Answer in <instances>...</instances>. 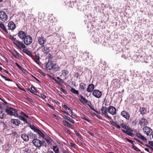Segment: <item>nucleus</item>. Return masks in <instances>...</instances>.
<instances>
[{
    "mask_svg": "<svg viewBox=\"0 0 153 153\" xmlns=\"http://www.w3.org/2000/svg\"><path fill=\"white\" fill-rule=\"evenodd\" d=\"M140 139L144 141H147V139L143 136H142V137Z\"/></svg>",
    "mask_w": 153,
    "mask_h": 153,
    "instance_id": "nucleus-60",
    "label": "nucleus"
},
{
    "mask_svg": "<svg viewBox=\"0 0 153 153\" xmlns=\"http://www.w3.org/2000/svg\"><path fill=\"white\" fill-rule=\"evenodd\" d=\"M70 6L71 7H73V6L74 5V3L73 2L72 3V2H71V1H70Z\"/></svg>",
    "mask_w": 153,
    "mask_h": 153,
    "instance_id": "nucleus-62",
    "label": "nucleus"
},
{
    "mask_svg": "<svg viewBox=\"0 0 153 153\" xmlns=\"http://www.w3.org/2000/svg\"><path fill=\"white\" fill-rule=\"evenodd\" d=\"M48 58L49 59H51L53 58V55L49 53L48 54Z\"/></svg>",
    "mask_w": 153,
    "mask_h": 153,
    "instance_id": "nucleus-59",
    "label": "nucleus"
},
{
    "mask_svg": "<svg viewBox=\"0 0 153 153\" xmlns=\"http://www.w3.org/2000/svg\"><path fill=\"white\" fill-rule=\"evenodd\" d=\"M74 132L77 135V136H78L80 138H82V136L81 135L79 134V133H78L76 131L74 130Z\"/></svg>",
    "mask_w": 153,
    "mask_h": 153,
    "instance_id": "nucleus-45",
    "label": "nucleus"
},
{
    "mask_svg": "<svg viewBox=\"0 0 153 153\" xmlns=\"http://www.w3.org/2000/svg\"><path fill=\"white\" fill-rule=\"evenodd\" d=\"M81 118H82V119H84L86 121L89 122L91 123V121L90 120H89L88 119L86 118L85 117V116L84 115H83L81 117Z\"/></svg>",
    "mask_w": 153,
    "mask_h": 153,
    "instance_id": "nucleus-41",
    "label": "nucleus"
},
{
    "mask_svg": "<svg viewBox=\"0 0 153 153\" xmlns=\"http://www.w3.org/2000/svg\"><path fill=\"white\" fill-rule=\"evenodd\" d=\"M0 18L3 21H5L7 19V16L6 13L4 11L0 12Z\"/></svg>",
    "mask_w": 153,
    "mask_h": 153,
    "instance_id": "nucleus-12",
    "label": "nucleus"
},
{
    "mask_svg": "<svg viewBox=\"0 0 153 153\" xmlns=\"http://www.w3.org/2000/svg\"><path fill=\"white\" fill-rule=\"evenodd\" d=\"M8 26L9 29H15V24L13 21H10L8 23Z\"/></svg>",
    "mask_w": 153,
    "mask_h": 153,
    "instance_id": "nucleus-17",
    "label": "nucleus"
},
{
    "mask_svg": "<svg viewBox=\"0 0 153 153\" xmlns=\"http://www.w3.org/2000/svg\"><path fill=\"white\" fill-rule=\"evenodd\" d=\"M69 73V71L67 70H64L62 71V74L66 78L67 75H68Z\"/></svg>",
    "mask_w": 153,
    "mask_h": 153,
    "instance_id": "nucleus-22",
    "label": "nucleus"
},
{
    "mask_svg": "<svg viewBox=\"0 0 153 153\" xmlns=\"http://www.w3.org/2000/svg\"><path fill=\"white\" fill-rule=\"evenodd\" d=\"M131 147L134 149L137 152H140V150L137 148L136 146L134 145H132L131 146Z\"/></svg>",
    "mask_w": 153,
    "mask_h": 153,
    "instance_id": "nucleus-42",
    "label": "nucleus"
},
{
    "mask_svg": "<svg viewBox=\"0 0 153 153\" xmlns=\"http://www.w3.org/2000/svg\"><path fill=\"white\" fill-rule=\"evenodd\" d=\"M149 144L152 146H153V142L152 141H149Z\"/></svg>",
    "mask_w": 153,
    "mask_h": 153,
    "instance_id": "nucleus-64",
    "label": "nucleus"
},
{
    "mask_svg": "<svg viewBox=\"0 0 153 153\" xmlns=\"http://www.w3.org/2000/svg\"><path fill=\"white\" fill-rule=\"evenodd\" d=\"M65 119L68 120L70 123L72 124H74V120H72L69 117L65 116Z\"/></svg>",
    "mask_w": 153,
    "mask_h": 153,
    "instance_id": "nucleus-35",
    "label": "nucleus"
},
{
    "mask_svg": "<svg viewBox=\"0 0 153 153\" xmlns=\"http://www.w3.org/2000/svg\"><path fill=\"white\" fill-rule=\"evenodd\" d=\"M139 111L141 114L143 115L146 113V110L144 107H140Z\"/></svg>",
    "mask_w": 153,
    "mask_h": 153,
    "instance_id": "nucleus-25",
    "label": "nucleus"
},
{
    "mask_svg": "<svg viewBox=\"0 0 153 153\" xmlns=\"http://www.w3.org/2000/svg\"><path fill=\"white\" fill-rule=\"evenodd\" d=\"M126 127V130H127L131 132H132L133 131L132 129L130 127H128V126H127Z\"/></svg>",
    "mask_w": 153,
    "mask_h": 153,
    "instance_id": "nucleus-53",
    "label": "nucleus"
},
{
    "mask_svg": "<svg viewBox=\"0 0 153 153\" xmlns=\"http://www.w3.org/2000/svg\"><path fill=\"white\" fill-rule=\"evenodd\" d=\"M29 135L31 139H35V138H36V136L35 134H34L33 133H30V134H29Z\"/></svg>",
    "mask_w": 153,
    "mask_h": 153,
    "instance_id": "nucleus-40",
    "label": "nucleus"
},
{
    "mask_svg": "<svg viewBox=\"0 0 153 153\" xmlns=\"http://www.w3.org/2000/svg\"><path fill=\"white\" fill-rule=\"evenodd\" d=\"M70 144L71 146L72 147H74L76 146V145L74 143H71Z\"/></svg>",
    "mask_w": 153,
    "mask_h": 153,
    "instance_id": "nucleus-63",
    "label": "nucleus"
},
{
    "mask_svg": "<svg viewBox=\"0 0 153 153\" xmlns=\"http://www.w3.org/2000/svg\"><path fill=\"white\" fill-rule=\"evenodd\" d=\"M49 37H50L51 39H53L52 42H58L59 40H60V37L59 36H57V35L55 36H49Z\"/></svg>",
    "mask_w": 153,
    "mask_h": 153,
    "instance_id": "nucleus-15",
    "label": "nucleus"
},
{
    "mask_svg": "<svg viewBox=\"0 0 153 153\" xmlns=\"http://www.w3.org/2000/svg\"><path fill=\"white\" fill-rule=\"evenodd\" d=\"M0 76H1L4 78L7 81H11V82H13V80L12 79H11L7 77L3 76V75L0 74Z\"/></svg>",
    "mask_w": 153,
    "mask_h": 153,
    "instance_id": "nucleus-36",
    "label": "nucleus"
},
{
    "mask_svg": "<svg viewBox=\"0 0 153 153\" xmlns=\"http://www.w3.org/2000/svg\"><path fill=\"white\" fill-rule=\"evenodd\" d=\"M63 129L64 130H65L66 132H67L68 134H69V135L71 134V132L70 131L68 130V129L66 127H64Z\"/></svg>",
    "mask_w": 153,
    "mask_h": 153,
    "instance_id": "nucleus-48",
    "label": "nucleus"
},
{
    "mask_svg": "<svg viewBox=\"0 0 153 153\" xmlns=\"http://www.w3.org/2000/svg\"><path fill=\"white\" fill-rule=\"evenodd\" d=\"M6 117V114L4 113L3 111H0V118L1 119H3L5 118Z\"/></svg>",
    "mask_w": 153,
    "mask_h": 153,
    "instance_id": "nucleus-30",
    "label": "nucleus"
},
{
    "mask_svg": "<svg viewBox=\"0 0 153 153\" xmlns=\"http://www.w3.org/2000/svg\"><path fill=\"white\" fill-rule=\"evenodd\" d=\"M31 89L34 91L35 92H37V90L35 89V87L31 86Z\"/></svg>",
    "mask_w": 153,
    "mask_h": 153,
    "instance_id": "nucleus-54",
    "label": "nucleus"
},
{
    "mask_svg": "<svg viewBox=\"0 0 153 153\" xmlns=\"http://www.w3.org/2000/svg\"><path fill=\"white\" fill-rule=\"evenodd\" d=\"M108 112L112 115L115 114L116 113V108L113 106H109L108 108Z\"/></svg>",
    "mask_w": 153,
    "mask_h": 153,
    "instance_id": "nucleus-10",
    "label": "nucleus"
},
{
    "mask_svg": "<svg viewBox=\"0 0 153 153\" xmlns=\"http://www.w3.org/2000/svg\"><path fill=\"white\" fill-rule=\"evenodd\" d=\"M22 51L30 56H32L31 52L27 49H24Z\"/></svg>",
    "mask_w": 153,
    "mask_h": 153,
    "instance_id": "nucleus-24",
    "label": "nucleus"
},
{
    "mask_svg": "<svg viewBox=\"0 0 153 153\" xmlns=\"http://www.w3.org/2000/svg\"><path fill=\"white\" fill-rule=\"evenodd\" d=\"M15 64L23 72L25 73L26 70H25L24 68L23 67H21L20 65L19 64H18L16 62Z\"/></svg>",
    "mask_w": 153,
    "mask_h": 153,
    "instance_id": "nucleus-28",
    "label": "nucleus"
},
{
    "mask_svg": "<svg viewBox=\"0 0 153 153\" xmlns=\"http://www.w3.org/2000/svg\"><path fill=\"white\" fill-rule=\"evenodd\" d=\"M110 122L112 125L116 127L117 128L120 129L121 128L120 126L119 125L117 124L114 121H110Z\"/></svg>",
    "mask_w": 153,
    "mask_h": 153,
    "instance_id": "nucleus-29",
    "label": "nucleus"
},
{
    "mask_svg": "<svg viewBox=\"0 0 153 153\" xmlns=\"http://www.w3.org/2000/svg\"><path fill=\"white\" fill-rule=\"evenodd\" d=\"M136 135L139 138L141 139L143 135L140 133H136Z\"/></svg>",
    "mask_w": 153,
    "mask_h": 153,
    "instance_id": "nucleus-52",
    "label": "nucleus"
},
{
    "mask_svg": "<svg viewBox=\"0 0 153 153\" xmlns=\"http://www.w3.org/2000/svg\"><path fill=\"white\" fill-rule=\"evenodd\" d=\"M38 43L41 47H43L44 46L45 43L46 42V39L43 37H39L37 38Z\"/></svg>",
    "mask_w": 153,
    "mask_h": 153,
    "instance_id": "nucleus-7",
    "label": "nucleus"
},
{
    "mask_svg": "<svg viewBox=\"0 0 153 153\" xmlns=\"http://www.w3.org/2000/svg\"><path fill=\"white\" fill-rule=\"evenodd\" d=\"M16 86H17V87H18V88L20 90H22V91H25L26 92V91L24 89V88H22L19 85L17 84H16Z\"/></svg>",
    "mask_w": 153,
    "mask_h": 153,
    "instance_id": "nucleus-47",
    "label": "nucleus"
},
{
    "mask_svg": "<svg viewBox=\"0 0 153 153\" xmlns=\"http://www.w3.org/2000/svg\"><path fill=\"white\" fill-rule=\"evenodd\" d=\"M143 130L144 133L147 136L151 135L153 133L152 129L148 126H144Z\"/></svg>",
    "mask_w": 153,
    "mask_h": 153,
    "instance_id": "nucleus-4",
    "label": "nucleus"
},
{
    "mask_svg": "<svg viewBox=\"0 0 153 153\" xmlns=\"http://www.w3.org/2000/svg\"><path fill=\"white\" fill-rule=\"evenodd\" d=\"M21 114L23 115L25 117L27 118H29V117L26 114H25L24 112H21Z\"/></svg>",
    "mask_w": 153,
    "mask_h": 153,
    "instance_id": "nucleus-51",
    "label": "nucleus"
},
{
    "mask_svg": "<svg viewBox=\"0 0 153 153\" xmlns=\"http://www.w3.org/2000/svg\"><path fill=\"white\" fill-rule=\"evenodd\" d=\"M32 143L36 147H39L41 146L42 144V142L37 138L33 140Z\"/></svg>",
    "mask_w": 153,
    "mask_h": 153,
    "instance_id": "nucleus-6",
    "label": "nucleus"
},
{
    "mask_svg": "<svg viewBox=\"0 0 153 153\" xmlns=\"http://www.w3.org/2000/svg\"><path fill=\"white\" fill-rule=\"evenodd\" d=\"M101 110L102 112V113L106 117L111 119V117H110L107 113V112H108V108L105 106H102L101 109Z\"/></svg>",
    "mask_w": 153,
    "mask_h": 153,
    "instance_id": "nucleus-5",
    "label": "nucleus"
},
{
    "mask_svg": "<svg viewBox=\"0 0 153 153\" xmlns=\"http://www.w3.org/2000/svg\"><path fill=\"white\" fill-rule=\"evenodd\" d=\"M43 48L42 50V51L44 52L45 51L49 50V47H48L46 45L43 47Z\"/></svg>",
    "mask_w": 153,
    "mask_h": 153,
    "instance_id": "nucleus-43",
    "label": "nucleus"
},
{
    "mask_svg": "<svg viewBox=\"0 0 153 153\" xmlns=\"http://www.w3.org/2000/svg\"><path fill=\"white\" fill-rule=\"evenodd\" d=\"M120 126L122 127H123V128H124L125 129H126V127L127 126L125 124L123 123H121Z\"/></svg>",
    "mask_w": 153,
    "mask_h": 153,
    "instance_id": "nucleus-44",
    "label": "nucleus"
},
{
    "mask_svg": "<svg viewBox=\"0 0 153 153\" xmlns=\"http://www.w3.org/2000/svg\"><path fill=\"white\" fill-rule=\"evenodd\" d=\"M9 38L12 40L14 41V42H16V41H18L16 40V39L13 37L12 36L10 35L9 36Z\"/></svg>",
    "mask_w": 153,
    "mask_h": 153,
    "instance_id": "nucleus-46",
    "label": "nucleus"
},
{
    "mask_svg": "<svg viewBox=\"0 0 153 153\" xmlns=\"http://www.w3.org/2000/svg\"><path fill=\"white\" fill-rule=\"evenodd\" d=\"M5 111L8 115H13L15 117H17L18 115L17 113V110L13 108H10L5 109Z\"/></svg>",
    "mask_w": 153,
    "mask_h": 153,
    "instance_id": "nucleus-2",
    "label": "nucleus"
},
{
    "mask_svg": "<svg viewBox=\"0 0 153 153\" xmlns=\"http://www.w3.org/2000/svg\"><path fill=\"white\" fill-rule=\"evenodd\" d=\"M79 87L80 91H83L85 88V84L81 82L79 84Z\"/></svg>",
    "mask_w": 153,
    "mask_h": 153,
    "instance_id": "nucleus-23",
    "label": "nucleus"
},
{
    "mask_svg": "<svg viewBox=\"0 0 153 153\" xmlns=\"http://www.w3.org/2000/svg\"><path fill=\"white\" fill-rule=\"evenodd\" d=\"M121 130L124 133H125L128 135L132 137L134 135V134L133 133L127 130H123V129H121Z\"/></svg>",
    "mask_w": 153,
    "mask_h": 153,
    "instance_id": "nucleus-26",
    "label": "nucleus"
},
{
    "mask_svg": "<svg viewBox=\"0 0 153 153\" xmlns=\"http://www.w3.org/2000/svg\"><path fill=\"white\" fill-rule=\"evenodd\" d=\"M126 139L129 142L131 143L133 145H134V144H136V142L134 141H133L132 140H130L127 138H126Z\"/></svg>",
    "mask_w": 153,
    "mask_h": 153,
    "instance_id": "nucleus-39",
    "label": "nucleus"
},
{
    "mask_svg": "<svg viewBox=\"0 0 153 153\" xmlns=\"http://www.w3.org/2000/svg\"><path fill=\"white\" fill-rule=\"evenodd\" d=\"M60 90L62 92L65 94H67V91H65L62 88H61Z\"/></svg>",
    "mask_w": 153,
    "mask_h": 153,
    "instance_id": "nucleus-49",
    "label": "nucleus"
},
{
    "mask_svg": "<svg viewBox=\"0 0 153 153\" xmlns=\"http://www.w3.org/2000/svg\"><path fill=\"white\" fill-rule=\"evenodd\" d=\"M54 81H55L59 85H60L61 83L63 84L64 82V81L62 79H60L59 81H58L56 79L54 80Z\"/></svg>",
    "mask_w": 153,
    "mask_h": 153,
    "instance_id": "nucleus-37",
    "label": "nucleus"
},
{
    "mask_svg": "<svg viewBox=\"0 0 153 153\" xmlns=\"http://www.w3.org/2000/svg\"><path fill=\"white\" fill-rule=\"evenodd\" d=\"M38 96L40 98H42L43 99H45L46 98V96L43 94H41L40 95V96Z\"/></svg>",
    "mask_w": 153,
    "mask_h": 153,
    "instance_id": "nucleus-50",
    "label": "nucleus"
},
{
    "mask_svg": "<svg viewBox=\"0 0 153 153\" xmlns=\"http://www.w3.org/2000/svg\"><path fill=\"white\" fill-rule=\"evenodd\" d=\"M53 149L55 153H59V150L57 146H53Z\"/></svg>",
    "mask_w": 153,
    "mask_h": 153,
    "instance_id": "nucleus-33",
    "label": "nucleus"
},
{
    "mask_svg": "<svg viewBox=\"0 0 153 153\" xmlns=\"http://www.w3.org/2000/svg\"><path fill=\"white\" fill-rule=\"evenodd\" d=\"M30 127L31 129L34 130L36 132L39 129L36 127H35L34 125H30Z\"/></svg>",
    "mask_w": 153,
    "mask_h": 153,
    "instance_id": "nucleus-34",
    "label": "nucleus"
},
{
    "mask_svg": "<svg viewBox=\"0 0 153 153\" xmlns=\"http://www.w3.org/2000/svg\"><path fill=\"white\" fill-rule=\"evenodd\" d=\"M28 91H30L31 93L32 94H34V95H37L36 94H35L32 91L30 90V88H27V89H26Z\"/></svg>",
    "mask_w": 153,
    "mask_h": 153,
    "instance_id": "nucleus-58",
    "label": "nucleus"
},
{
    "mask_svg": "<svg viewBox=\"0 0 153 153\" xmlns=\"http://www.w3.org/2000/svg\"><path fill=\"white\" fill-rule=\"evenodd\" d=\"M148 123L147 120L144 117L142 118L139 120V124L141 126H145L147 125Z\"/></svg>",
    "mask_w": 153,
    "mask_h": 153,
    "instance_id": "nucleus-8",
    "label": "nucleus"
},
{
    "mask_svg": "<svg viewBox=\"0 0 153 153\" xmlns=\"http://www.w3.org/2000/svg\"><path fill=\"white\" fill-rule=\"evenodd\" d=\"M39 72L42 74L43 76H46L45 74L42 71L40 70Z\"/></svg>",
    "mask_w": 153,
    "mask_h": 153,
    "instance_id": "nucleus-55",
    "label": "nucleus"
},
{
    "mask_svg": "<svg viewBox=\"0 0 153 153\" xmlns=\"http://www.w3.org/2000/svg\"><path fill=\"white\" fill-rule=\"evenodd\" d=\"M21 137L25 141H28L29 140L28 136L25 134H22Z\"/></svg>",
    "mask_w": 153,
    "mask_h": 153,
    "instance_id": "nucleus-19",
    "label": "nucleus"
},
{
    "mask_svg": "<svg viewBox=\"0 0 153 153\" xmlns=\"http://www.w3.org/2000/svg\"><path fill=\"white\" fill-rule=\"evenodd\" d=\"M62 123L64 126H67L69 128H70L72 126V125L70 123H68L66 121H63Z\"/></svg>",
    "mask_w": 153,
    "mask_h": 153,
    "instance_id": "nucleus-27",
    "label": "nucleus"
},
{
    "mask_svg": "<svg viewBox=\"0 0 153 153\" xmlns=\"http://www.w3.org/2000/svg\"><path fill=\"white\" fill-rule=\"evenodd\" d=\"M78 96L80 97L81 98V99H79V100L83 104H85L84 102L85 103H87L88 102V100L86 99L82 95H80Z\"/></svg>",
    "mask_w": 153,
    "mask_h": 153,
    "instance_id": "nucleus-18",
    "label": "nucleus"
},
{
    "mask_svg": "<svg viewBox=\"0 0 153 153\" xmlns=\"http://www.w3.org/2000/svg\"><path fill=\"white\" fill-rule=\"evenodd\" d=\"M45 67L47 70H51L53 69L55 71L59 70V66L54 63L53 61L48 60L45 65Z\"/></svg>",
    "mask_w": 153,
    "mask_h": 153,
    "instance_id": "nucleus-1",
    "label": "nucleus"
},
{
    "mask_svg": "<svg viewBox=\"0 0 153 153\" xmlns=\"http://www.w3.org/2000/svg\"><path fill=\"white\" fill-rule=\"evenodd\" d=\"M32 37L30 35L26 36L23 38L24 42L26 45H29L31 44L32 42Z\"/></svg>",
    "mask_w": 153,
    "mask_h": 153,
    "instance_id": "nucleus-3",
    "label": "nucleus"
},
{
    "mask_svg": "<svg viewBox=\"0 0 153 153\" xmlns=\"http://www.w3.org/2000/svg\"><path fill=\"white\" fill-rule=\"evenodd\" d=\"M18 34L19 37L22 39H23V38L26 36L25 33L23 31H20Z\"/></svg>",
    "mask_w": 153,
    "mask_h": 153,
    "instance_id": "nucleus-21",
    "label": "nucleus"
},
{
    "mask_svg": "<svg viewBox=\"0 0 153 153\" xmlns=\"http://www.w3.org/2000/svg\"><path fill=\"white\" fill-rule=\"evenodd\" d=\"M134 140H135L138 141L139 143H140L141 144H143V143L140 140H138L136 138H134Z\"/></svg>",
    "mask_w": 153,
    "mask_h": 153,
    "instance_id": "nucleus-56",
    "label": "nucleus"
},
{
    "mask_svg": "<svg viewBox=\"0 0 153 153\" xmlns=\"http://www.w3.org/2000/svg\"><path fill=\"white\" fill-rule=\"evenodd\" d=\"M11 122L14 125L16 126H19L20 124V121L19 120L16 119H12L11 120Z\"/></svg>",
    "mask_w": 153,
    "mask_h": 153,
    "instance_id": "nucleus-16",
    "label": "nucleus"
},
{
    "mask_svg": "<svg viewBox=\"0 0 153 153\" xmlns=\"http://www.w3.org/2000/svg\"><path fill=\"white\" fill-rule=\"evenodd\" d=\"M121 115L127 120H128L130 119V116L129 114L125 110H123L121 112Z\"/></svg>",
    "mask_w": 153,
    "mask_h": 153,
    "instance_id": "nucleus-13",
    "label": "nucleus"
},
{
    "mask_svg": "<svg viewBox=\"0 0 153 153\" xmlns=\"http://www.w3.org/2000/svg\"><path fill=\"white\" fill-rule=\"evenodd\" d=\"M13 43L19 49H21V47L24 48H26V46L24 44L19 40L14 42Z\"/></svg>",
    "mask_w": 153,
    "mask_h": 153,
    "instance_id": "nucleus-11",
    "label": "nucleus"
},
{
    "mask_svg": "<svg viewBox=\"0 0 153 153\" xmlns=\"http://www.w3.org/2000/svg\"><path fill=\"white\" fill-rule=\"evenodd\" d=\"M19 119L23 121L24 122H25L26 123H27V120L25 117L22 116H20L19 117Z\"/></svg>",
    "mask_w": 153,
    "mask_h": 153,
    "instance_id": "nucleus-38",
    "label": "nucleus"
},
{
    "mask_svg": "<svg viewBox=\"0 0 153 153\" xmlns=\"http://www.w3.org/2000/svg\"><path fill=\"white\" fill-rule=\"evenodd\" d=\"M0 27L1 29H6L4 25L2 24H0Z\"/></svg>",
    "mask_w": 153,
    "mask_h": 153,
    "instance_id": "nucleus-57",
    "label": "nucleus"
},
{
    "mask_svg": "<svg viewBox=\"0 0 153 153\" xmlns=\"http://www.w3.org/2000/svg\"><path fill=\"white\" fill-rule=\"evenodd\" d=\"M35 58L36 59V60L34 61L37 64L39 65H40V63L39 62V59H40V57L39 56V53L35 54Z\"/></svg>",
    "mask_w": 153,
    "mask_h": 153,
    "instance_id": "nucleus-20",
    "label": "nucleus"
},
{
    "mask_svg": "<svg viewBox=\"0 0 153 153\" xmlns=\"http://www.w3.org/2000/svg\"><path fill=\"white\" fill-rule=\"evenodd\" d=\"M94 88V85L92 84H90L88 85V87L87 89V91L89 93L91 92Z\"/></svg>",
    "mask_w": 153,
    "mask_h": 153,
    "instance_id": "nucleus-14",
    "label": "nucleus"
},
{
    "mask_svg": "<svg viewBox=\"0 0 153 153\" xmlns=\"http://www.w3.org/2000/svg\"><path fill=\"white\" fill-rule=\"evenodd\" d=\"M26 99L28 100H29L30 102H33V100L32 99H31L29 98V97H27L26 98Z\"/></svg>",
    "mask_w": 153,
    "mask_h": 153,
    "instance_id": "nucleus-61",
    "label": "nucleus"
},
{
    "mask_svg": "<svg viewBox=\"0 0 153 153\" xmlns=\"http://www.w3.org/2000/svg\"><path fill=\"white\" fill-rule=\"evenodd\" d=\"M36 132L37 133L39 136L43 138H44L45 136L44 134L39 129Z\"/></svg>",
    "mask_w": 153,
    "mask_h": 153,
    "instance_id": "nucleus-32",
    "label": "nucleus"
},
{
    "mask_svg": "<svg viewBox=\"0 0 153 153\" xmlns=\"http://www.w3.org/2000/svg\"><path fill=\"white\" fill-rule=\"evenodd\" d=\"M92 94L94 96L97 98L101 97L102 96V93L99 90L95 89L94 90Z\"/></svg>",
    "mask_w": 153,
    "mask_h": 153,
    "instance_id": "nucleus-9",
    "label": "nucleus"
},
{
    "mask_svg": "<svg viewBox=\"0 0 153 153\" xmlns=\"http://www.w3.org/2000/svg\"><path fill=\"white\" fill-rule=\"evenodd\" d=\"M74 94H76L77 95L79 94L78 91L76 90L74 88H71L70 90Z\"/></svg>",
    "mask_w": 153,
    "mask_h": 153,
    "instance_id": "nucleus-31",
    "label": "nucleus"
}]
</instances>
